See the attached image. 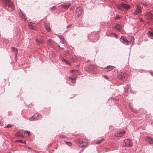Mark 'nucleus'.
I'll use <instances>...</instances> for the list:
<instances>
[{
    "label": "nucleus",
    "instance_id": "16",
    "mask_svg": "<svg viewBox=\"0 0 153 153\" xmlns=\"http://www.w3.org/2000/svg\"><path fill=\"white\" fill-rule=\"evenodd\" d=\"M42 116L39 114L38 113H36L34 115V117H35V119L38 120L40 119Z\"/></svg>",
    "mask_w": 153,
    "mask_h": 153
},
{
    "label": "nucleus",
    "instance_id": "45",
    "mask_svg": "<svg viewBox=\"0 0 153 153\" xmlns=\"http://www.w3.org/2000/svg\"><path fill=\"white\" fill-rule=\"evenodd\" d=\"M130 107H131V108H132V107H131V105H130Z\"/></svg>",
    "mask_w": 153,
    "mask_h": 153
},
{
    "label": "nucleus",
    "instance_id": "12",
    "mask_svg": "<svg viewBox=\"0 0 153 153\" xmlns=\"http://www.w3.org/2000/svg\"><path fill=\"white\" fill-rule=\"evenodd\" d=\"M115 28L117 30L120 32H122L123 31V29L122 28L120 25L117 23H116L115 25Z\"/></svg>",
    "mask_w": 153,
    "mask_h": 153
},
{
    "label": "nucleus",
    "instance_id": "26",
    "mask_svg": "<svg viewBox=\"0 0 153 153\" xmlns=\"http://www.w3.org/2000/svg\"><path fill=\"white\" fill-rule=\"evenodd\" d=\"M60 42L62 44L66 43V42L65 39H60Z\"/></svg>",
    "mask_w": 153,
    "mask_h": 153
},
{
    "label": "nucleus",
    "instance_id": "4",
    "mask_svg": "<svg viewBox=\"0 0 153 153\" xmlns=\"http://www.w3.org/2000/svg\"><path fill=\"white\" fill-rule=\"evenodd\" d=\"M133 145V143L131 140L127 139H125L123 141V146L126 147H131Z\"/></svg>",
    "mask_w": 153,
    "mask_h": 153
},
{
    "label": "nucleus",
    "instance_id": "21",
    "mask_svg": "<svg viewBox=\"0 0 153 153\" xmlns=\"http://www.w3.org/2000/svg\"><path fill=\"white\" fill-rule=\"evenodd\" d=\"M147 34L149 38H153V33L151 32L148 31Z\"/></svg>",
    "mask_w": 153,
    "mask_h": 153
},
{
    "label": "nucleus",
    "instance_id": "5",
    "mask_svg": "<svg viewBox=\"0 0 153 153\" xmlns=\"http://www.w3.org/2000/svg\"><path fill=\"white\" fill-rule=\"evenodd\" d=\"M78 144V145L79 147H81L82 148H84L87 146V143L86 141L82 139L80 140Z\"/></svg>",
    "mask_w": 153,
    "mask_h": 153
},
{
    "label": "nucleus",
    "instance_id": "25",
    "mask_svg": "<svg viewBox=\"0 0 153 153\" xmlns=\"http://www.w3.org/2000/svg\"><path fill=\"white\" fill-rule=\"evenodd\" d=\"M29 120L31 121L37 120H36L35 119V117H34V115L32 117L30 118L29 119Z\"/></svg>",
    "mask_w": 153,
    "mask_h": 153
},
{
    "label": "nucleus",
    "instance_id": "48",
    "mask_svg": "<svg viewBox=\"0 0 153 153\" xmlns=\"http://www.w3.org/2000/svg\"><path fill=\"white\" fill-rule=\"evenodd\" d=\"M122 1H125L126 0H122Z\"/></svg>",
    "mask_w": 153,
    "mask_h": 153
},
{
    "label": "nucleus",
    "instance_id": "20",
    "mask_svg": "<svg viewBox=\"0 0 153 153\" xmlns=\"http://www.w3.org/2000/svg\"><path fill=\"white\" fill-rule=\"evenodd\" d=\"M114 68V67L112 66H108L106 68L107 69L108 71H111L112 70L113 68Z\"/></svg>",
    "mask_w": 153,
    "mask_h": 153
},
{
    "label": "nucleus",
    "instance_id": "13",
    "mask_svg": "<svg viewBox=\"0 0 153 153\" xmlns=\"http://www.w3.org/2000/svg\"><path fill=\"white\" fill-rule=\"evenodd\" d=\"M125 133V131H120L116 134L115 135V136L117 137L122 136L124 135V134Z\"/></svg>",
    "mask_w": 153,
    "mask_h": 153
},
{
    "label": "nucleus",
    "instance_id": "40",
    "mask_svg": "<svg viewBox=\"0 0 153 153\" xmlns=\"http://www.w3.org/2000/svg\"><path fill=\"white\" fill-rule=\"evenodd\" d=\"M25 132H27L28 133V135H29V133H30V132L28 131H25Z\"/></svg>",
    "mask_w": 153,
    "mask_h": 153
},
{
    "label": "nucleus",
    "instance_id": "34",
    "mask_svg": "<svg viewBox=\"0 0 153 153\" xmlns=\"http://www.w3.org/2000/svg\"><path fill=\"white\" fill-rule=\"evenodd\" d=\"M55 6H53V7H52L51 8V9H52V10H53V9H55Z\"/></svg>",
    "mask_w": 153,
    "mask_h": 153
},
{
    "label": "nucleus",
    "instance_id": "35",
    "mask_svg": "<svg viewBox=\"0 0 153 153\" xmlns=\"http://www.w3.org/2000/svg\"><path fill=\"white\" fill-rule=\"evenodd\" d=\"M71 25H68L67 26V27H66V28H68L69 27H71Z\"/></svg>",
    "mask_w": 153,
    "mask_h": 153
},
{
    "label": "nucleus",
    "instance_id": "31",
    "mask_svg": "<svg viewBox=\"0 0 153 153\" xmlns=\"http://www.w3.org/2000/svg\"><path fill=\"white\" fill-rule=\"evenodd\" d=\"M126 75H124L123 74V75H121V76L120 77V79H121L123 80V79H124L125 77H126Z\"/></svg>",
    "mask_w": 153,
    "mask_h": 153
},
{
    "label": "nucleus",
    "instance_id": "37",
    "mask_svg": "<svg viewBox=\"0 0 153 153\" xmlns=\"http://www.w3.org/2000/svg\"><path fill=\"white\" fill-rule=\"evenodd\" d=\"M104 77L106 79H108V78L107 76L104 75Z\"/></svg>",
    "mask_w": 153,
    "mask_h": 153
},
{
    "label": "nucleus",
    "instance_id": "27",
    "mask_svg": "<svg viewBox=\"0 0 153 153\" xmlns=\"http://www.w3.org/2000/svg\"><path fill=\"white\" fill-rule=\"evenodd\" d=\"M14 50H13V51H15V57H16L17 56V53H18V52H17L18 49L17 48H14Z\"/></svg>",
    "mask_w": 153,
    "mask_h": 153
},
{
    "label": "nucleus",
    "instance_id": "44",
    "mask_svg": "<svg viewBox=\"0 0 153 153\" xmlns=\"http://www.w3.org/2000/svg\"><path fill=\"white\" fill-rule=\"evenodd\" d=\"M120 38H122V36H121V37H120Z\"/></svg>",
    "mask_w": 153,
    "mask_h": 153
},
{
    "label": "nucleus",
    "instance_id": "8",
    "mask_svg": "<svg viewBox=\"0 0 153 153\" xmlns=\"http://www.w3.org/2000/svg\"><path fill=\"white\" fill-rule=\"evenodd\" d=\"M145 141L148 142L150 144H153V139L150 137L149 136L145 137Z\"/></svg>",
    "mask_w": 153,
    "mask_h": 153
},
{
    "label": "nucleus",
    "instance_id": "28",
    "mask_svg": "<svg viewBox=\"0 0 153 153\" xmlns=\"http://www.w3.org/2000/svg\"><path fill=\"white\" fill-rule=\"evenodd\" d=\"M104 140V139H101V140H99L96 142V143L97 144H98L100 143H101L102 142V141L103 140Z\"/></svg>",
    "mask_w": 153,
    "mask_h": 153
},
{
    "label": "nucleus",
    "instance_id": "47",
    "mask_svg": "<svg viewBox=\"0 0 153 153\" xmlns=\"http://www.w3.org/2000/svg\"><path fill=\"white\" fill-rule=\"evenodd\" d=\"M1 125V123H0V125Z\"/></svg>",
    "mask_w": 153,
    "mask_h": 153
},
{
    "label": "nucleus",
    "instance_id": "23",
    "mask_svg": "<svg viewBox=\"0 0 153 153\" xmlns=\"http://www.w3.org/2000/svg\"><path fill=\"white\" fill-rule=\"evenodd\" d=\"M129 108L134 113H136L137 112V111L136 110L133 109L132 108L130 107V104H129Z\"/></svg>",
    "mask_w": 153,
    "mask_h": 153
},
{
    "label": "nucleus",
    "instance_id": "36",
    "mask_svg": "<svg viewBox=\"0 0 153 153\" xmlns=\"http://www.w3.org/2000/svg\"><path fill=\"white\" fill-rule=\"evenodd\" d=\"M134 39H131V41L130 42L131 43L132 42V43H133V42H134Z\"/></svg>",
    "mask_w": 153,
    "mask_h": 153
},
{
    "label": "nucleus",
    "instance_id": "2",
    "mask_svg": "<svg viewBox=\"0 0 153 153\" xmlns=\"http://www.w3.org/2000/svg\"><path fill=\"white\" fill-rule=\"evenodd\" d=\"M117 8L120 10L125 11L129 10L130 8V6L128 4L122 3L117 5Z\"/></svg>",
    "mask_w": 153,
    "mask_h": 153
},
{
    "label": "nucleus",
    "instance_id": "42",
    "mask_svg": "<svg viewBox=\"0 0 153 153\" xmlns=\"http://www.w3.org/2000/svg\"><path fill=\"white\" fill-rule=\"evenodd\" d=\"M93 39H91V40H90V41H91V42L92 41H93Z\"/></svg>",
    "mask_w": 153,
    "mask_h": 153
},
{
    "label": "nucleus",
    "instance_id": "6",
    "mask_svg": "<svg viewBox=\"0 0 153 153\" xmlns=\"http://www.w3.org/2000/svg\"><path fill=\"white\" fill-rule=\"evenodd\" d=\"M141 12V7L138 5H137L136 7V10L134 13V15H137L140 13Z\"/></svg>",
    "mask_w": 153,
    "mask_h": 153
},
{
    "label": "nucleus",
    "instance_id": "24",
    "mask_svg": "<svg viewBox=\"0 0 153 153\" xmlns=\"http://www.w3.org/2000/svg\"><path fill=\"white\" fill-rule=\"evenodd\" d=\"M110 35L111 37L115 38H116L117 37V35L115 34L114 33H111Z\"/></svg>",
    "mask_w": 153,
    "mask_h": 153
},
{
    "label": "nucleus",
    "instance_id": "49",
    "mask_svg": "<svg viewBox=\"0 0 153 153\" xmlns=\"http://www.w3.org/2000/svg\"><path fill=\"white\" fill-rule=\"evenodd\" d=\"M143 5H144V4H143ZM144 5L145 6V4H144Z\"/></svg>",
    "mask_w": 153,
    "mask_h": 153
},
{
    "label": "nucleus",
    "instance_id": "50",
    "mask_svg": "<svg viewBox=\"0 0 153 153\" xmlns=\"http://www.w3.org/2000/svg\"><path fill=\"white\" fill-rule=\"evenodd\" d=\"M25 143V141L24 143Z\"/></svg>",
    "mask_w": 153,
    "mask_h": 153
},
{
    "label": "nucleus",
    "instance_id": "38",
    "mask_svg": "<svg viewBox=\"0 0 153 153\" xmlns=\"http://www.w3.org/2000/svg\"><path fill=\"white\" fill-rule=\"evenodd\" d=\"M60 137L61 138H63L65 137L64 135H60Z\"/></svg>",
    "mask_w": 153,
    "mask_h": 153
},
{
    "label": "nucleus",
    "instance_id": "3",
    "mask_svg": "<svg viewBox=\"0 0 153 153\" xmlns=\"http://www.w3.org/2000/svg\"><path fill=\"white\" fill-rule=\"evenodd\" d=\"M70 72L71 74H72V75L71 77H69V79L71 80L72 83H75L76 78L77 77V76L76 74V73H77V71L76 70L74 71L72 70H71Z\"/></svg>",
    "mask_w": 153,
    "mask_h": 153
},
{
    "label": "nucleus",
    "instance_id": "41",
    "mask_svg": "<svg viewBox=\"0 0 153 153\" xmlns=\"http://www.w3.org/2000/svg\"><path fill=\"white\" fill-rule=\"evenodd\" d=\"M62 60H63V61H64V62H66V61L65 59H63Z\"/></svg>",
    "mask_w": 153,
    "mask_h": 153
},
{
    "label": "nucleus",
    "instance_id": "30",
    "mask_svg": "<svg viewBox=\"0 0 153 153\" xmlns=\"http://www.w3.org/2000/svg\"><path fill=\"white\" fill-rule=\"evenodd\" d=\"M12 126L11 124H8L7 125L5 126L4 127L5 128H10Z\"/></svg>",
    "mask_w": 153,
    "mask_h": 153
},
{
    "label": "nucleus",
    "instance_id": "33",
    "mask_svg": "<svg viewBox=\"0 0 153 153\" xmlns=\"http://www.w3.org/2000/svg\"><path fill=\"white\" fill-rule=\"evenodd\" d=\"M16 141L20 143H23V140H16Z\"/></svg>",
    "mask_w": 153,
    "mask_h": 153
},
{
    "label": "nucleus",
    "instance_id": "11",
    "mask_svg": "<svg viewBox=\"0 0 153 153\" xmlns=\"http://www.w3.org/2000/svg\"><path fill=\"white\" fill-rule=\"evenodd\" d=\"M28 27L30 29H31L33 30H36V27H35L34 23L30 22L28 24Z\"/></svg>",
    "mask_w": 153,
    "mask_h": 153
},
{
    "label": "nucleus",
    "instance_id": "46",
    "mask_svg": "<svg viewBox=\"0 0 153 153\" xmlns=\"http://www.w3.org/2000/svg\"><path fill=\"white\" fill-rule=\"evenodd\" d=\"M13 49H12V50H14V48H13Z\"/></svg>",
    "mask_w": 153,
    "mask_h": 153
},
{
    "label": "nucleus",
    "instance_id": "18",
    "mask_svg": "<svg viewBox=\"0 0 153 153\" xmlns=\"http://www.w3.org/2000/svg\"><path fill=\"white\" fill-rule=\"evenodd\" d=\"M23 136V134L21 131H19L18 133L15 134V136L18 137H22Z\"/></svg>",
    "mask_w": 153,
    "mask_h": 153
},
{
    "label": "nucleus",
    "instance_id": "10",
    "mask_svg": "<svg viewBox=\"0 0 153 153\" xmlns=\"http://www.w3.org/2000/svg\"><path fill=\"white\" fill-rule=\"evenodd\" d=\"M146 16L147 19H153V14L150 12L147 13L146 14Z\"/></svg>",
    "mask_w": 153,
    "mask_h": 153
},
{
    "label": "nucleus",
    "instance_id": "22",
    "mask_svg": "<svg viewBox=\"0 0 153 153\" xmlns=\"http://www.w3.org/2000/svg\"><path fill=\"white\" fill-rule=\"evenodd\" d=\"M36 42L38 44H42L43 41L41 39H36Z\"/></svg>",
    "mask_w": 153,
    "mask_h": 153
},
{
    "label": "nucleus",
    "instance_id": "15",
    "mask_svg": "<svg viewBox=\"0 0 153 153\" xmlns=\"http://www.w3.org/2000/svg\"><path fill=\"white\" fill-rule=\"evenodd\" d=\"M70 5V3H65L61 5L65 9H68Z\"/></svg>",
    "mask_w": 153,
    "mask_h": 153
},
{
    "label": "nucleus",
    "instance_id": "19",
    "mask_svg": "<svg viewBox=\"0 0 153 153\" xmlns=\"http://www.w3.org/2000/svg\"><path fill=\"white\" fill-rule=\"evenodd\" d=\"M70 60L71 62H75L76 61V58L75 55H74L70 59Z\"/></svg>",
    "mask_w": 153,
    "mask_h": 153
},
{
    "label": "nucleus",
    "instance_id": "32",
    "mask_svg": "<svg viewBox=\"0 0 153 153\" xmlns=\"http://www.w3.org/2000/svg\"><path fill=\"white\" fill-rule=\"evenodd\" d=\"M65 142L66 143V144H67L69 146H71V143L70 142H68L65 141Z\"/></svg>",
    "mask_w": 153,
    "mask_h": 153
},
{
    "label": "nucleus",
    "instance_id": "17",
    "mask_svg": "<svg viewBox=\"0 0 153 153\" xmlns=\"http://www.w3.org/2000/svg\"><path fill=\"white\" fill-rule=\"evenodd\" d=\"M19 14L20 16L22 19L25 20L27 18L26 16L21 11V10L20 12H19Z\"/></svg>",
    "mask_w": 153,
    "mask_h": 153
},
{
    "label": "nucleus",
    "instance_id": "43",
    "mask_svg": "<svg viewBox=\"0 0 153 153\" xmlns=\"http://www.w3.org/2000/svg\"><path fill=\"white\" fill-rule=\"evenodd\" d=\"M28 149H31V148H30V147H28Z\"/></svg>",
    "mask_w": 153,
    "mask_h": 153
},
{
    "label": "nucleus",
    "instance_id": "9",
    "mask_svg": "<svg viewBox=\"0 0 153 153\" xmlns=\"http://www.w3.org/2000/svg\"><path fill=\"white\" fill-rule=\"evenodd\" d=\"M82 9L80 7H77L76 10V13L78 16H80L82 12Z\"/></svg>",
    "mask_w": 153,
    "mask_h": 153
},
{
    "label": "nucleus",
    "instance_id": "14",
    "mask_svg": "<svg viewBox=\"0 0 153 153\" xmlns=\"http://www.w3.org/2000/svg\"><path fill=\"white\" fill-rule=\"evenodd\" d=\"M120 41L125 45H128L129 42L127 39H119Z\"/></svg>",
    "mask_w": 153,
    "mask_h": 153
},
{
    "label": "nucleus",
    "instance_id": "29",
    "mask_svg": "<svg viewBox=\"0 0 153 153\" xmlns=\"http://www.w3.org/2000/svg\"><path fill=\"white\" fill-rule=\"evenodd\" d=\"M46 29L47 30L48 32H50L51 30V29L48 26H46Z\"/></svg>",
    "mask_w": 153,
    "mask_h": 153
},
{
    "label": "nucleus",
    "instance_id": "7",
    "mask_svg": "<svg viewBox=\"0 0 153 153\" xmlns=\"http://www.w3.org/2000/svg\"><path fill=\"white\" fill-rule=\"evenodd\" d=\"M124 90L125 92L126 93H128L130 91V92L133 93V91L131 90V87L130 85H127L124 87Z\"/></svg>",
    "mask_w": 153,
    "mask_h": 153
},
{
    "label": "nucleus",
    "instance_id": "39",
    "mask_svg": "<svg viewBox=\"0 0 153 153\" xmlns=\"http://www.w3.org/2000/svg\"><path fill=\"white\" fill-rule=\"evenodd\" d=\"M150 74L152 76H153V72H150Z\"/></svg>",
    "mask_w": 153,
    "mask_h": 153
},
{
    "label": "nucleus",
    "instance_id": "1",
    "mask_svg": "<svg viewBox=\"0 0 153 153\" xmlns=\"http://www.w3.org/2000/svg\"><path fill=\"white\" fill-rule=\"evenodd\" d=\"M3 2L4 7L5 9L8 10L9 8H10L11 10L14 9L13 3L10 0H3Z\"/></svg>",
    "mask_w": 153,
    "mask_h": 153
}]
</instances>
